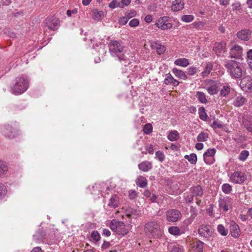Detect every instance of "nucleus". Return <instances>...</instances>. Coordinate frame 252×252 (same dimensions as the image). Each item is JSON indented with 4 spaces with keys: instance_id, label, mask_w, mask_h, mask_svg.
Here are the masks:
<instances>
[{
    "instance_id": "46",
    "label": "nucleus",
    "mask_w": 252,
    "mask_h": 252,
    "mask_svg": "<svg viewBox=\"0 0 252 252\" xmlns=\"http://www.w3.org/2000/svg\"><path fill=\"white\" fill-rule=\"evenodd\" d=\"M194 19V16L192 15H185L182 16V21L185 22H190L193 21Z\"/></svg>"
},
{
    "instance_id": "55",
    "label": "nucleus",
    "mask_w": 252,
    "mask_h": 252,
    "mask_svg": "<svg viewBox=\"0 0 252 252\" xmlns=\"http://www.w3.org/2000/svg\"><path fill=\"white\" fill-rule=\"evenodd\" d=\"M166 77L164 79V83L167 85H170L171 82L172 81L171 78H173V76L170 73L166 74Z\"/></svg>"
},
{
    "instance_id": "33",
    "label": "nucleus",
    "mask_w": 252,
    "mask_h": 252,
    "mask_svg": "<svg viewBox=\"0 0 252 252\" xmlns=\"http://www.w3.org/2000/svg\"><path fill=\"white\" fill-rule=\"evenodd\" d=\"M230 86L229 85H224L220 91V95L222 96H227L230 93Z\"/></svg>"
},
{
    "instance_id": "23",
    "label": "nucleus",
    "mask_w": 252,
    "mask_h": 252,
    "mask_svg": "<svg viewBox=\"0 0 252 252\" xmlns=\"http://www.w3.org/2000/svg\"><path fill=\"white\" fill-rule=\"evenodd\" d=\"M172 72L177 77L180 79L186 80L188 78L187 75L182 70L178 69L176 68H173Z\"/></svg>"
},
{
    "instance_id": "45",
    "label": "nucleus",
    "mask_w": 252,
    "mask_h": 252,
    "mask_svg": "<svg viewBox=\"0 0 252 252\" xmlns=\"http://www.w3.org/2000/svg\"><path fill=\"white\" fill-rule=\"evenodd\" d=\"M118 223L119 221H116L115 220H113L110 223V228L112 229V231H115L116 233L118 229Z\"/></svg>"
},
{
    "instance_id": "24",
    "label": "nucleus",
    "mask_w": 252,
    "mask_h": 252,
    "mask_svg": "<svg viewBox=\"0 0 252 252\" xmlns=\"http://www.w3.org/2000/svg\"><path fill=\"white\" fill-rule=\"evenodd\" d=\"M153 48L156 49L157 52L159 55L163 54L165 51V47L164 45H161L158 42H156L153 45Z\"/></svg>"
},
{
    "instance_id": "17",
    "label": "nucleus",
    "mask_w": 252,
    "mask_h": 252,
    "mask_svg": "<svg viewBox=\"0 0 252 252\" xmlns=\"http://www.w3.org/2000/svg\"><path fill=\"white\" fill-rule=\"evenodd\" d=\"M46 232L42 228H39L33 235V240L37 243L45 238Z\"/></svg>"
},
{
    "instance_id": "19",
    "label": "nucleus",
    "mask_w": 252,
    "mask_h": 252,
    "mask_svg": "<svg viewBox=\"0 0 252 252\" xmlns=\"http://www.w3.org/2000/svg\"><path fill=\"white\" fill-rule=\"evenodd\" d=\"M219 90V83L216 82H212L207 88L208 92L211 95L217 94Z\"/></svg>"
},
{
    "instance_id": "27",
    "label": "nucleus",
    "mask_w": 252,
    "mask_h": 252,
    "mask_svg": "<svg viewBox=\"0 0 252 252\" xmlns=\"http://www.w3.org/2000/svg\"><path fill=\"white\" fill-rule=\"evenodd\" d=\"M213 64L211 62H208L206 63L205 69L202 72V75L203 77L207 76L208 75H209L212 70L213 68Z\"/></svg>"
},
{
    "instance_id": "29",
    "label": "nucleus",
    "mask_w": 252,
    "mask_h": 252,
    "mask_svg": "<svg viewBox=\"0 0 252 252\" xmlns=\"http://www.w3.org/2000/svg\"><path fill=\"white\" fill-rule=\"evenodd\" d=\"M185 158L188 159L192 164H196L197 160L196 155L194 153H192L190 155H186Z\"/></svg>"
},
{
    "instance_id": "42",
    "label": "nucleus",
    "mask_w": 252,
    "mask_h": 252,
    "mask_svg": "<svg viewBox=\"0 0 252 252\" xmlns=\"http://www.w3.org/2000/svg\"><path fill=\"white\" fill-rule=\"evenodd\" d=\"M217 230L218 232L222 236H226L228 234V230L226 229L222 224L218 225Z\"/></svg>"
},
{
    "instance_id": "13",
    "label": "nucleus",
    "mask_w": 252,
    "mask_h": 252,
    "mask_svg": "<svg viewBox=\"0 0 252 252\" xmlns=\"http://www.w3.org/2000/svg\"><path fill=\"white\" fill-rule=\"evenodd\" d=\"M226 43L224 41L220 42H216L213 47V51L218 56L220 55L225 51Z\"/></svg>"
},
{
    "instance_id": "47",
    "label": "nucleus",
    "mask_w": 252,
    "mask_h": 252,
    "mask_svg": "<svg viewBox=\"0 0 252 252\" xmlns=\"http://www.w3.org/2000/svg\"><path fill=\"white\" fill-rule=\"evenodd\" d=\"M153 130V127L151 124H147L144 125L143 129L144 132L147 134H150Z\"/></svg>"
},
{
    "instance_id": "52",
    "label": "nucleus",
    "mask_w": 252,
    "mask_h": 252,
    "mask_svg": "<svg viewBox=\"0 0 252 252\" xmlns=\"http://www.w3.org/2000/svg\"><path fill=\"white\" fill-rule=\"evenodd\" d=\"M187 74L189 75H194L197 72V69L195 67H190L187 69Z\"/></svg>"
},
{
    "instance_id": "51",
    "label": "nucleus",
    "mask_w": 252,
    "mask_h": 252,
    "mask_svg": "<svg viewBox=\"0 0 252 252\" xmlns=\"http://www.w3.org/2000/svg\"><path fill=\"white\" fill-rule=\"evenodd\" d=\"M183 247L179 246H173L170 248V252H183Z\"/></svg>"
},
{
    "instance_id": "4",
    "label": "nucleus",
    "mask_w": 252,
    "mask_h": 252,
    "mask_svg": "<svg viewBox=\"0 0 252 252\" xmlns=\"http://www.w3.org/2000/svg\"><path fill=\"white\" fill-rule=\"evenodd\" d=\"M29 87L27 79L20 77L16 78L15 83L11 86V92L14 94H20L25 92Z\"/></svg>"
},
{
    "instance_id": "30",
    "label": "nucleus",
    "mask_w": 252,
    "mask_h": 252,
    "mask_svg": "<svg viewBox=\"0 0 252 252\" xmlns=\"http://www.w3.org/2000/svg\"><path fill=\"white\" fill-rule=\"evenodd\" d=\"M198 113L199 118L201 120L204 121H206L207 120L208 116L205 112V109L204 107H199L198 109Z\"/></svg>"
},
{
    "instance_id": "20",
    "label": "nucleus",
    "mask_w": 252,
    "mask_h": 252,
    "mask_svg": "<svg viewBox=\"0 0 252 252\" xmlns=\"http://www.w3.org/2000/svg\"><path fill=\"white\" fill-rule=\"evenodd\" d=\"M119 204V197L117 194H113L109 199L108 206L113 208L118 207Z\"/></svg>"
},
{
    "instance_id": "37",
    "label": "nucleus",
    "mask_w": 252,
    "mask_h": 252,
    "mask_svg": "<svg viewBox=\"0 0 252 252\" xmlns=\"http://www.w3.org/2000/svg\"><path fill=\"white\" fill-rule=\"evenodd\" d=\"M7 193V189L5 186L0 183V200L3 199Z\"/></svg>"
},
{
    "instance_id": "5",
    "label": "nucleus",
    "mask_w": 252,
    "mask_h": 252,
    "mask_svg": "<svg viewBox=\"0 0 252 252\" xmlns=\"http://www.w3.org/2000/svg\"><path fill=\"white\" fill-rule=\"evenodd\" d=\"M1 132L5 137L9 139L16 138L18 135L17 129L9 125H5L1 127Z\"/></svg>"
},
{
    "instance_id": "7",
    "label": "nucleus",
    "mask_w": 252,
    "mask_h": 252,
    "mask_svg": "<svg viewBox=\"0 0 252 252\" xmlns=\"http://www.w3.org/2000/svg\"><path fill=\"white\" fill-rule=\"evenodd\" d=\"M240 86L245 92H252V78L250 76H246L242 78Z\"/></svg>"
},
{
    "instance_id": "62",
    "label": "nucleus",
    "mask_w": 252,
    "mask_h": 252,
    "mask_svg": "<svg viewBox=\"0 0 252 252\" xmlns=\"http://www.w3.org/2000/svg\"><path fill=\"white\" fill-rule=\"evenodd\" d=\"M194 197L191 194L190 195H188L187 196L186 198V202L189 203H191L193 202Z\"/></svg>"
},
{
    "instance_id": "60",
    "label": "nucleus",
    "mask_w": 252,
    "mask_h": 252,
    "mask_svg": "<svg viewBox=\"0 0 252 252\" xmlns=\"http://www.w3.org/2000/svg\"><path fill=\"white\" fill-rule=\"evenodd\" d=\"M195 218L190 216V217L185 220L184 223L187 225H189L193 221Z\"/></svg>"
},
{
    "instance_id": "61",
    "label": "nucleus",
    "mask_w": 252,
    "mask_h": 252,
    "mask_svg": "<svg viewBox=\"0 0 252 252\" xmlns=\"http://www.w3.org/2000/svg\"><path fill=\"white\" fill-rule=\"evenodd\" d=\"M137 195L136 192L135 191L131 190L129 192V197L131 199H134Z\"/></svg>"
},
{
    "instance_id": "9",
    "label": "nucleus",
    "mask_w": 252,
    "mask_h": 252,
    "mask_svg": "<svg viewBox=\"0 0 252 252\" xmlns=\"http://www.w3.org/2000/svg\"><path fill=\"white\" fill-rule=\"evenodd\" d=\"M166 218L168 221L175 222L181 218V214L178 210L171 209L167 212Z\"/></svg>"
},
{
    "instance_id": "18",
    "label": "nucleus",
    "mask_w": 252,
    "mask_h": 252,
    "mask_svg": "<svg viewBox=\"0 0 252 252\" xmlns=\"http://www.w3.org/2000/svg\"><path fill=\"white\" fill-rule=\"evenodd\" d=\"M139 169L144 172H147L152 168V162L145 160L139 163L138 165Z\"/></svg>"
},
{
    "instance_id": "43",
    "label": "nucleus",
    "mask_w": 252,
    "mask_h": 252,
    "mask_svg": "<svg viewBox=\"0 0 252 252\" xmlns=\"http://www.w3.org/2000/svg\"><path fill=\"white\" fill-rule=\"evenodd\" d=\"M91 237L95 242L99 241L101 238L99 233L96 230L92 231L91 234Z\"/></svg>"
},
{
    "instance_id": "2",
    "label": "nucleus",
    "mask_w": 252,
    "mask_h": 252,
    "mask_svg": "<svg viewBox=\"0 0 252 252\" xmlns=\"http://www.w3.org/2000/svg\"><path fill=\"white\" fill-rule=\"evenodd\" d=\"M227 72L232 78L238 79L242 76V69L241 64L234 61H229L224 64Z\"/></svg>"
},
{
    "instance_id": "10",
    "label": "nucleus",
    "mask_w": 252,
    "mask_h": 252,
    "mask_svg": "<svg viewBox=\"0 0 252 252\" xmlns=\"http://www.w3.org/2000/svg\"><path fill=\"white\" fill-rule=\"evenodd\" d=\"M246 176L244 173L240 171L234 172L231 176L230 179L235 184H241L246 180Z\"/></svg>"
},
{
    "instance_id": "58",
    "label": "nucleus",
    "mask_w": 252,
    "mask_h": 252,
    "mask_svg": "<svg viewBox=\"0 0 252 252\" xmlns=\"http://www.w3.org/2000/svg\"><path fill=\"white\" fill-rule=\"evenodd\" d=\"M128 19L129 18L127 16L121 17L119 21V23L121 25H125L127 23Z\"/></svg>"
},
{
    "instance_id": "28",
    "label": "nucleus",
    "mask_w": 252,
    "mask_h": 252,
    "mask_svg": "<svg viewBox=\"0 0 252 252\" xmlns=\"http://www.w3.org/2000/svg\"><path fill=\"white\" fill-rule=\"evenodd\" d=\"M167 137L171 141H176L179 138V134L177 131L173 130L169 133Z\"/></svg>"
},
{
    "instance_id": "25",
    "label": "nucleus",
    "mask_w": 252,
    "mask_h": 252,
    "mask_svg": "<svg viewBox=\"0 0 252 252\" xmlns=\"http://www.w3.org/2000/svg\"><path fill=\"white\" fill-rule=\"evenodd\" d=\"M246 101V99L245 97L242 95H239L236 97L233 102V104L236 107H240L242 106Z\"/></svg>"
},
{
    "instance_id": "53",
    "label": "nucleus",
    "mask_w": 252,
    "mask_h": 252,
    "mask_svg": "<svg viewBox=\"0 0 252 252\" xmlns=\"http://www.w3.org/2000/svg\"><path fill=\"white\" fill-rule=\"evenodd\" d=\"M190 212L191 213L190 216L193 218H195L198 215L197 209L192 206H190Z\"/></svg>"
},
{
    "instance_id": "36",
    "label": "nucleus",
    "mask_w": 252,
    "mask_h": 252,
    "mask_svg": "<svg viewBox=\"0 0 252 252\" xmlns=\"http://www.w3.org/2000/svg\"><path fill=\"white\" fill-rule=\"evenodd\" d=\"M208 138V134L207 133L201 132L198 134L197 139L199 142H204L207 140Z\"/></svg>"
},
{
    "instance_id": "1",
    "label": "nucleus",
    "mask_w": 252,
    "mask_h": 252,
    "mask_svg": "<svg viewBox=\"0 0 252 252\" xmlns=\"http://www.w3.org/2000/svg\"><path fill=\"white\" fill-rule=\"evenodd\" d=\"M108 47L111 55L117 57L121 62H124L125 63H123L124 66H126L129 64V59L125 55V47L121 41L112 40L109 42Z\"/></svg>"
},
{
    "instance_id": "41",
    "label": "nucleus",
    "mask_w": 252,
    "mask_h": 252,
    "mask_svg": "<svg viewBox=\"0 0 252 252\" xmlns=\"http://www.w3.org/2000/svg\"><path fill=\"white\" fill-rule=\"evenodd\" d=\"M249 156V152L247 150H243L240 153L239 156V159L244 161L246 160Z\"/></svg>"
},
{
    "instance_id": "21",
    "label": "nucleus",
    "mask_w": 252,
    "mask_h": 252,
    "mask_svg": "<svg viewBox=\"0 0 252 252\" xmlns=\"http://www.w3.org/2000/svg\"><path fill=\"white\" fill-rule=\"evenodd\" d=\"M117 233L118 235H125L127 234L128 230L126 228L125 224L122 221H119L118 223Z\"/></svg>"
},
{
    "instance_id": "6",
    "label": "nucleus",
    "mask_w": 252,
    "mask_h": 252,
    "mask_svg": "<svg viewBox=\"0 0 252 252\" xmlns=\"http://www.w3.org/2000/svg\"><path fill=\"white\" fill-rule=\"evenodd\" d=\"M44 24L49 30L55 31L60 26V20L54 16L49 17L45 19Z\"/></svg>"
},
{
    "instance_id": "22",
    "label": "nucleus",
    "mask_w": 252,
    "mask_h": 252,
    "mask_svg": "<svg viewBox=\"0 0 252 252\" xmlns=\"http://www.w3.org/2000/svg\"><path fill=\"white\" fill-rule=\"evenodd\" d=\"M184 6V3L181 0H175L172 5V9L174 11H178L182 10Z\"/></svg>"
},
{
    "instance_id": "14",
    "label": "nucleus",
    "mask_w": 252,
    "mask_h": 252,
    "mask_svg": "<svg viewBox=\"0 0 252 252\" xmlns=\"http://www.w3.org/2000/svg\"><path fill=\"white\" fill-rule=\"evenodd\" d=\"M230 232L231 236L235 238H238L240 235V229L238 224L234 221H231L229 225Z\"/></svg>"
},
{
    "instance_id": "56",
    "label": "nucleus",
    "mask_w": 252,
    "mask_h": 252,
    "mask_svg": "<svg viewBox=\"0 0 252 252\" xmlns=\"http://www.w3.org/2000/svg\"><path fill=\"white\" fill-rule=\"evenodd\" d=\"M139 24V21L137 19H133L129 22V25L131 27L137 26Z\"/></svg>"
},
{
    "instance_id": "12",
    "label": "nucleus",
    "mask_w": 252,
    "mask_h": 252,
    "mask_svg": "<svg viewBox=\"0 0 252 252\" xmlns=\"http://www.w3.org/2000/svg\"><path fill=\"white\" fill-rule=\"evenodd\" d=\"M198 233L199 235L205 238L209 237L212 235L210 225H201L198 229Z\"/></svg>"
},
{
    "instance_id": "31",
    "label": "nucleus",
    "mask_w": 252,
    "mask_h": 252,
    "mask_svg": "<svg viewBox=\"0 0 252 252\" xmlns=\"http://www.w3.org/2000/svg\"><path fill=\"white\" fill-rule=\"evenodd\" d=\"M136 184L140 188H144L147 185V181L146 179L142 176H140L136 181Z\"/></svg>"
},
{
    "instance_id": "8",
    "label": "nucleus",
    "mask_w": 252,
    "mask_h": 252,
    "mask_svg": "<svg viewBox=\"0 0 252 252\" xmlns=\"http://www.w3.org/2000/svg\"><path fill=\"white\" fill-rule=\"evenodd\" d=\"M216 153V150L215 148L208 149L203 154V158L204 162L207 164H212L215 159L214 157Z\"/></svg>"
},
{
    "instance_id": "32",
    "label": "nucleus",
    "mask_w": 252,
    "mask_h": 252,
    "mask_svg": "<svg viewBox=\"0 0 252 252\" xmlns=\"http://www.w3.org/2000/svg\"><path fill=\"white\" fill-rule=\"evenodd\" d=\"M196 96L200 102L205 104L208 102V100L204 93L201 92H197L196 93Z\"/></svg>"
},
{
    "instance_id": "34",
    "label": "nucleus",
    "mask_w": 252,
    "mask_h": 252,
    "mask_svg": "<svg viewBox=\"0 0 252 252\" xmlns=\"http://www.w3.org/2000/svg\"><path fill=\"white\" fill-rule=\"evenodd\" d=\"M219 202L220 207L223 209L224 212H226L228 210V203L226 200L220 199Z\"/></svg>"
},
{
    "instance_id": "26",
    "label": "nucleus",
    "mask_w": 252,
    "mask_h": 252,
    "mask_svg": "<svg viewBox=\"0 0 252 252\" xmlns=\"http://www.w3.org/2000/svg\"><path fill=\"white\" fill-rule=\"evenodd\" d=\"M174 63L179 66L186 67L189 64V62L186 58L178 59L174 62Z\"/></svg>"
},
{
    "instance_id": "64",
    "label": "nucleus",
    "mask_w": 252,
    "mask_h": 252,
    "mask_svg": "<svg viewBox=\"0 0 252 252\" xmlns=\"http://www.w3.org/2000/svg\"><path fill=\"white\" fill-rule=\"evenodd\" d=\"M247 129L252 133V122L245 125Z\"/></svg>"
},
{
    "instance_id": "57",
    "label": "nucleus",
    "mask_w": 252,
    "mask_h": 252,
    "mask_svg": "<svg viewBox=\"0 0 252 252\" xmlns=\"http://www.w3.org/2000/svg\"><path fill=\"white\" fill-rule=\"evenodd\" d=\"M172 24L169 22H167L163 25H160V28L162 30H166L170 29L172 27Z\"/></svg>"
},
{
    "instance_id": "39",
    "label": "nucleus",
    "mask_w": 252,
    "mask_h": 252,
    "mask_svg": "<svg viewBox=\"0 0 252 252\" xmlns=\"http://www.w3.org/2000/svg\"><path fill=\"white\" fill-rule=\"evenodd\" d=\"M222 191L225 194L229 193L232 190V187L229 184H224L221 187Z\"/></svg>"
},
{
    "instance_id": "44",
    "label": "nucleus",
    "mask_w": 252,
    "mask_h": 252,
    "mask_svg": "<svg viewBox=\"0 0 252 252\" xmlns=\"http://www.w3.org/2000/svg\"><path fill=\"white\" fill-rule=\"evenodd\" d=\"M109 7L111 8L114 9L116 7H119L120 8H123V6L120 4V3L117 0H113L109 4Z\"/></svg>"
},
{
    "instance_id": "11",
    "label": "nucleus",
    "mask_w": 252,
    "mask_h": 252,
    "mask_svg": "<svg viewBox=\"0 0 252 252\" xmlns=\"http://www.w3.org/2000/svg\"><path fill=\"white\" fill-rule=\"evenodd\" d=\"M242 48L238 45H234L230 50V56L231 58L240 59L242 55Z\"/></svg>"
},
{
    "instance_id": "40",
    "label": "nucleus",
    "mask_w": 252,
    "mask_h": 252,
    "mask_svg": "<svg viewBox=\"0 0 252 252\" xmlns=\"http://www.w3.org/2000/svg\"><path fill=\"white\" fill-rule=\"evenodd\" d=\"M7 171V166L3 161L0 159V176L4 175Z\"/></svg>"
},
{
    "instance_id": "63",
    "label": "nucleus",
    "mask_w": 252,
    "mask_h": 252,
    "mask_svg": "<svg viewBox=\"0 0 252 252\" xmlns=\"http://www.w3.org/2000/svg\"><path fill=\"white\" fill-rule=\"evenodd\" d=\"M232 10L233 11H235V10H239L241 8H240V4L239 3H234L233 5H232Z\"/></svg>"
},
{
    "instance_id": "38",
    "label": "nucleus",
    "mask_w": 252,
    "mask_h": 252,
    "mask_svg": "<svg viewBox=\"0 0 252 252\" xmlns=\"http://www.w3.org/2000/svg\"><path fill=\"white\" fill-rule=\"evenodd\" d=\"M168 231L171 234L174 235H179L181 234L180 229L177 226L169 227Z\"/></svg>"
},
{
    "instance_id": "54",
    "label": "nucleus",
    "mask_w": 252,
    "mask_h": 252,
    "mask_svg": "<svg viewBox=\"0 0 252 252\" xmlns=\"http://www.w3.org/2000/svg\"><path fill=\"white\" fill-rule=\"evenodd\" d=\"M204 243L200 241H198L195 245L196 249L198 252H202L203 249Z\"/></svg>"
},
{
    "instance_id": "50",
    "label": "nucleus",
    "mask_w": 252,
    "mask_h": 252,
    "mask_svg": "<svg viewBox=\"0 0 252 252\" xmlns=\"http://www.w3.org/2000/svg\"><path fill=\"white\" fill-rule=\"evenodd\" d=\"M169 20H170V18L169 17L164 16V17H160L158 19V21L160 23V25H163L165 24L168 22Z\"/></svg>"
},
{
    "instance_id": "35",
    "label": "nucleus",
    "mask_w": 252,
    "mask_h": 252,
    "mask_svg": "<svg viewBox=\"0 0 252 252\" xmlns=\"http://www.w3.org/2000/svg\"><path fill=\"white\" fill-rule=\"evenodd\" d=\"M94 18L97 21L101 20L104 16V13L102 11H98L97 9L94 11Z\"/></svg>"
},
{
    "instance_id": "15",
    "label": "nucleus",
    "mask_w": 252,
    "mask_h": 252,
    "mask_svg": "<svg viewBox=\"0 0 252 252\" xmlns=\"http://www.w3.org/2000/svg\"><path fill=\"white\" fill-rule=\"evenodd\" d=\"M190 190L191 194L195 198L201 197L204 193L203 189L200 185L191 187Z\"/></svg>"
},
{
    "instance_id": "59",
    "label": "nucleus",
    "mask_w": 252,
    "mask_h": 252,
    "mask_svg": "<svg viewBox=\"0 0 252 252\" xmlns=\"http://www.w3.org/2000/svg\"><path fill=\"white\" fill-rule=\"evenodd\" d=\"M211 126H212V127H213L215 128H221L223 126L222 125L221 123H219L218 122H217L216 121H214V122L213 123Z\"/></svg>"
},
{
    "instance_id": "48",
    "label": "nucleus",
    "mask_w": 252,
    "mask_h": 252,
    "mask_svg": "<svg viewBox=\"0 0 252 252\" xmlns=\"http://www.w3.org/2000/svg\"><path fill=\"white\" fill-rule=\"evenodd\" d=\"M156 158L158 159L160 162H162L165 159V156L163 152L158 151L156 152Z\"/></svg>"
},
{
    "instance_id": "49",
    "label": "nucleus",
    "mask_w": 252,
    "mask_h": 252,
    "mask_svg": "<svg viewBox=\"0 0 252 252\" xmlns=\"http://www.w3.org/2000/svg\"><path fill=\"white\" fill-rule=\"evenodd\" d=\"M136 211L135 210H134L132 208L128 207L126 210V216L127 217V218H130L132 217V214H135Z\"/></svg>"
},
{
    "instance_id": "16",
    "label": "nucleus",
    "mask_w": 252,
    "mask_h": 252,
    "mask_svg": "<svg viewBox=\"0 0 252 252\" xmlns=\"http://www.w3.org/2000/svg\"><path fill=\"white\" fill-rule=\"evenodd\" d=\"M251 34L250 30L245 29L239 31L237 33V36L241 40L248 41L250 39Z\"/></svg>"
},
{
    "instance_id": "3",
    "label": "nucleus",
    "mask_w": 252,
    "mask_h": 252,
    "mask_svg": "<svg viewBox=\"0 0 252 252\" xmlns=\"http://www.w3.org/2000/svg\"><path fill=\"white\" fill-rule=\"evenodd\" d=\"M145 231L149 237L155 238H160L163 233L162 229L156 221H150L145 226Z\"/></svg>"
}]
</instances>
